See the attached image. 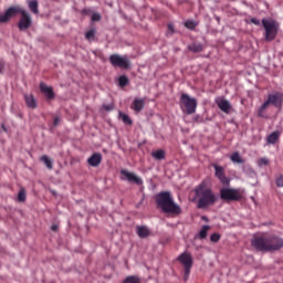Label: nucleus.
<instances>
[{"mask_svg":"<svg viewBox=\"0 0 283 283\" xmlns=\"http://www.w3.org/2000/svg\"><path fill=\"white\" fill-rule=\"evenodd\" d=\"M195 200H197V209H209L218 202L219 197L207 186V181H202L195 188Z\"/></svg>","mask_w":283,"mask_h":283,"instance_id":"f257e3e1","label":"nucleus"},{"mask_svg":"<svg viewBox=\"0 0 283 283\" xmlns=\"http://www.w3.org/2000/svg\"><path fill=\"white\" fill-rule=\"evenodd\" d=\"M21 14L20 21L18 23L19 30L22 32L32 27V17L23 8L15 6L6 10L4 13H0V23H8L12 17Z\"/></svg>","mask_w":283,"mask_h":283,"instance_id":"f03ea898","label":"nucleus"},{"mask_svg":"<svg viewBox=\"0 0 283 283\" xmlns=\"http://www.w3.org/2000/svg\"><path fill=\"white\" fill-rule=\"evenodd\" d=\"M156 202L158 209H161L164 213H174L175 216H180L182 209L178 203L174 202V197L171 192H161L156 197Z\"/></svg>","mask_w":283,"mask_h":283,"instance_id":"7ed1b4c3","label":"nucleus"},{"mask_svg":"<svg viewBox=\"0 0 283 283\" xmlns=\"http://www.w3.org/2000/svg\"><path fill=\"white\" fill-rule=\"evenodd\" d=\"M262 25L265 30L264 39L268 42L275 41V38L277 36V32L280 30V24L273 19H266L264 18L262 20Z\"/></svg>","mask_w":283,"mask_h":283,"instance_id":"20e7f679","label":"nucleus"},{"mask_svg":"<svg viewBox=\"0 0 283 283\" xmlns=\"http://www.w3.org/2000/svg\"><path fill=\"white\" fill-rule=\"evenodd\" d=\"M221 200H226L227 202H233L240 200L242 198V193L240 190L233 188H222L220 190Z\"/></svg>","mask_w":283,"mask_h":283,"instance_id":"39448f33","label":"nucleus"},{"mask_svg":"<svg viewBox=\"0 0 283 283\" xmlns=\"http://www.w3.org/2000/svg\"><path fill=\"white\" fill-rule=\"evenodd\" d=\"M109 62L113 67H120V70H128L129 67V57L127 55L112 54Z\"/></svg>","mask_w":283,"mask_h":283,"instance_id":"423d86ee","label":"nucleus"},{"mask_svg":"<svg viewBox=\"0 0 283 283\" xmlns=\"http://www.w3.org/2000/svg\"><path fill=\"white\" fill-rule=\"evenodd\" d=\"M270 105H273L274 107H277L280 109L283 105V93L275 92L269 94L268 99L263 103V108L269 107Z\"/></svg>","mask_w":283,"mask_h":283,"instance_id":"0eeeda50","label":"nucleus"},{"mask_svg":"<svg viewBox=\"0 0 283 283\" xmlns=\"http://www.w3.org/2000/svg\"><path fill=\"white\" fill-rule=\"evenodd\" d=\"M252 247L256 249V251H270L269 249H274L273 247L269 245V237L259 235L254 237L251 242Z\"/></svg>","mask_w":283,"mask_h":283,"instance_id":"6e6552de","label":"nucleus"},{"mask_svg":"<svg viewBox=\"0 0 283 283\" xmlns=\"http://www.w3.org/2000/svg\"><path fill=\"white\" fill-rule=\"evenodd\" d=\"M180 101L185 106L187 114H196V109L198 107L196 98L189 97L187 94H182Z\"/></svg>","mask_w":283,"mask_h":283,"instance_id":"1a4fd4ad","label":"nucleus"},{"mask_svg":"<svg viewBox=\"0 0 283 283\" xmlns=\"http://www.w3.org/2000/svg\"><path fill=\"white\" fill-rule=\"evenodd\" d=\"M178 260L185 266L186 275H189V273H191V268L193 266V259L191 258V254L184 252L179 255Z\"/></svg>","mask_w":283,"mask_h":283,"instance_id":"9d476101","label":"nucleus"},{"mask_svg":"<svg viewBox=\"0 0 283 283\" xmlns=\"http://www.w3.org/2000/svg\"><path fill=\"white\" fill-rule=\"evenodd\" d=\"M214 176L223 185H229L231 180L224 175V167L213 164Z\"/></svg>","mask_w":283,"mask_h":283,"instance_id":"9b49d317","label":"nucleus"},{"mask_svg":"<svg viewBox=\"0 0 283 283\" xmlns=\"http://www.w3.org/2000/svg\"><path fill=\"white\" fill-rule=\"evenodd\" d=\"M268 244L269 247H273L269 251H280L283 247V239L277 235H270L268 237Z\"/></svg>","mask_w":283,"mask_h":283,"instance_id":"f8f14e48","label":"nucleus"},{"mask_svg":"<svg viewBox=\"0 0 283 283\" xmlns=\"http://www.w3.org/2000/svg\"><path fill=\"white\" fill-rule=\"evenodd\" d=\"M122 180H128V182H135V185H143V178L136 176L134 172H129L128 170H120Z\"/></svg>","mask_w":283,"mask_h":283,"instance_id":"ddd939ff","label":"nucleus"},{"mask_svg":"<svg viewBox=\"0 0 283 283\" xmlns=\"http://www.w3.org/2000/svg\"><path fill=\"white\" fill-rule=\"evenodd\" d=\"M216 103L219 109H221V112H224V114H229L231 112V102H229V99H224L223 97H218L216 99Z\"/></svg>","mask_w":283,"mask_h":283,"instance_id":"4468645a","label":"nucleus"},{"mask_svg":"<svg viewBox=\"0 0 283 283\" xmlns=\"http://www.w3.org/2000/svg\"><path fill=\"white\" fill-rule=\"evenodd\" d=\"M102 160H103V155H101V153H95L87 159V163L88 165H91V167H98Z\"/></svg>","mask_w":283,"mask_h":283,"instance_id":"2eb2a0df","label":"nucleus"},{"mask_svg":"<svg viewBox=\"0 0 283 283\" xmlns=\"http://www.w3.org/2000/svg\"><path fill=\"white\" fill-rule=\"evenodd\" d=\"M136 233L138 238L142 239L149 238V235H151V231L146 226H137Z\"/></svg>","mask_w":283,"mask_h":283,"instance_id":"dca6fc26","label":"nucleus"},{"mask_svg":"<svg viewBox=\"0 0 283 283\" xmlns=\"http://www.w3.org/2000/svg\"><path fill=\"white\" fill-rule=\"evenodd\" d=\"M40 90L44 93V96H46L49 101H52V98H54V91L52 90V86H48L45 83H41Z\"/></svg>","mask_w":283,"mask_h":283,"instance_id":"f3484780","label":"nucleus"},{"mask_svg":"<svg viewBox=\"0 0 283 283\" xmlns=\"http://www.w3.org/2000/svg\"><path fill=\"white\" fill-rule=\"evenodd\" d=\"M24 101L27 103V106L30 107V109H36L38 104H36V98H34V95L30 94H25L24 95Z\"/></svg>","mask_w":283,"mask_h":283,"instance_id":"a211bd4d","label":"nucleus"},{"mask_svg":"<svg viewBox=\"0 0 283 283\" xmlns=\"http://www.w3.org/2000/svg\"><path fill=\"white\" fill-rule=\"evenodd\" d=\"M145 107V99L136 98L133 102L132 109L134 112H143V108Z\"/></svg>","mask_w":283,"mask_h":283,"instance_id":"6ab92c4d","label":"nucleus"},{"mask_svg":"<svg viewBox=\"0 0 283 283\" xmlns=\"http://www.w3.org/2000/svg\"><path fill=\"white\" fill-rule=\"evenodd\" d=\"M277 140H280V130H274L266 138L268 145H275V143H277Z\"/></svg>","mask_w":283,"mask_h":283,"instance_id":"aec40b11","label":"nucleus"},{"mask_svg":"<svg viewBox=\"0 0 283 283\" xmlns=\"http://www.w3.org/2000/svg\"><path fill=\"white\" fill-rule=\"evenodd\" d=\"M230 160L237 165H244V159H242V156L240 155V153H233L230 156Z\"/></svg>","mask_w":283,"mask_h":283,"instance_id":"412c9836","label":"nucleus"},{"mask_svg":"<svg viewBox=\"0 0 283 283\" xmlns=\"http://www.w3.org/2000/svg\"><path fill=\"white\" fill-rule=\"evenodd\" d=\"M29 10H31L33 14H39V1L36 0L29 1Z\"/></svg>","mask_w":283,"mask_h":283,"instance_id":"4be33fe9","label":"nucleus"},{"mask_svg":"<svg viewBox=\"0 0 283 283\" xmlns=\"http://www.w3.org/2000/svg\"><path fill=\"white\" fill-rule=\"evenodd\" d=\"M188 49L190 50V52H202V50H205V46L201 43H192L188 46Z\"/></svg>","mask_w":283,"mask_h":283,"instance_id":"5701e85b","label":"nucleus"},{"mask_svg":"<svg viewBox=\"0 0 283 283\" xmlns=\"http://www.w3.org/2000/svg\"><path fill=\"white\" fill-rule=\"evenodd\" d=\"M153 158H155V160H165V150L159 149L156 151L151 153Z\"/></svg>","mask_w":283,"mask_h":283,"instance_id":"b1692460","label":"nucleus"},{"mask_svg":"<svg viewBox=\"0 0 283 283\" xmlns=\"http://www.w3.org/2000/svg\"><path fill=\"white\" fill-rule=\"evenodd\" d=\"M41 161L44 163L48 169H53L54 163L52 159H50V157H48V155L42 156Z\"/></svg>","mask_w":283,"mask_h":283,"instance_id":"393cba45","label":"nucleus"},{"mask_svg":"<svg viewBox=\"0 0 283 283\" xmlns=\"http://www.w3.org/2000/svg\"><path fill=\"white\" fill-rule=\"evenodd\" d=\"M119 118H122V120L125 125H134V122L132 120L129 115H127L123 112H119Z\"/></svg>","mask_w":283,"mask_h":283,"instance_id":"a878e982","label":"nucleus"},{"mask_svg":"<svg viewBox=\"0 0 283 283\" xmlns=\"http://www.w3.org/2000/svg\"><path fill=\"white\" fill-rule=\"evenodd\" d=\"M185 27L188 29V30H196V28L198 27V22L193 21V20H187L185 22Z\"/></svg>","mask_w":283,"mask_h":283,"instance_id":"bb28decb","label":"nucleus"},{"mask_svg":"<svg viewBox=\"0 0 283 283\" xmlns=\"http://www.w3.org/2000/svg\"><path fill=\"white\" fill-rule=\"evenodd\" d=\"M209 229H210L209 226H203V227L201 228V230L199 231V238H200L201 240H205V238H207V233H208Z\"/></svg>","mask_w":283,"mask_h":283,"instance_id":"cd10ccee","label":"nucleus"},{"mask_svg":"<svg viewBox=\"0 0 283 283\" xmlns=\"http://www.w3.org/2000/svg\"><path fill=\"white\" fill-rule=\"evenodd\" d=\"M126 85H129V78L125 75L119 76V87H126Z\"/></svg>","mask_w":283,"mask_h":283,"instance_id":"c85d7f7f","label":"nucleus"},{"mask_svg":"<svg viewBox=\"0 0 283 283\" xmlns=\"http://www.w3.org/2000/svg\"><path fill=\"white\" fill-rule=\"evenodd\" d=\"M96 36V30L91 29L88 32H86L85 38L87 41H92Z\"/></svg>","mask_w":283,"mask_h":283,"instance_id":"c756f323","label":"nucleus"},{"mask_svg":"<svg viewBox=\"0 0 283 283\" xmlns=\"http://www.w3.org/2000/svg\"><path fill=\"white\" fill-rule=\"evenodd\" d=\"M19 202H25V190H20L18 193Z\"/></svg>","mask_w":283,"mask_h":283,"instance_id":"7c9ffc66","label":"nucleus"},{"mask_svg":"<svg viewBox=\"0 0 283 283\" xmlns=\"http://www.w3.org/2000/svg\"><path fill=\"white\" fill-rule=\"evenodd\" d=\"M275 185H276V187H283V176L282 175L276 176Z\"/></svg>","mask_w":283,"mask_h":283,"instance_id":"2f4dec72","label":"nucleus"},{"mask_svg":"<svg viewBox=\"0 0 283 283\" xmlns=\"http://www.w3.org/2000/svg\"><path fill=\"white\" fill-rule=\"evenodd\" d=\"M264 109H266V107L262 104L259 108V118H264Z\"/></svg>","mask_w":283,"mask_h":283,"instance_id":"473e14b6","label":"nucleus"},{"mask_svg":"<svg viewBox=\"0 0 283 283\" xmlns=\"http://www.w3.org/2000/svg\"><path fill=\"white\" fill-rule=\"evenodd\" d=\"M266 165H269V159L268 158H261L259 160V166L260 167H265Z\"/></svg>","mask_w":283,"mask_h":283,"instance_id":"72a5a7b5","label":"nucleus"},{"mask_svg":"<svg viewBox=\"0 0 283 283\" xmlns=\"http://www.w3.org/2000/svg\"><path fill=\"white\" fill-rule=\"evenodd\" d=\"M211 242H219L220 241V234L213 233L210 237Z\"/></svg>","mask_w":283,"mask_h":283,"instance_id":"f704fd0d","label":"nucleus"},{"mask_svg":"<svg viewBox=\"0 0 283 283\" xmlns=\"http://www.w3.org/2000/svg\"><path fill=\"white\" fill-rule=\"evenodd\" d=\"M103 109L106 112H112L114 109V104H104Z\"/></svg>","mask_w":283,"mask_h":283,"instance_id":"c9c22d12","label":"nucleus"},{"mask_svg":"<svg viewBox=\"0 0 283 283\" xmlns=\"http://www.w3.org/2000/svg\"><path fill=\"white\" fill-rule=\"evenodd\" d=\"M92 21H101V13H93Z\"/></svg>","mask_w":283,"mask_h":283,"instance_id":"e433bc0d","label":"nucleus"},{"mask_svg":"<svg viewBox=\"0 0 283 283\" xmlns=\"http://www.w3.org/2000/svg\"><path fill=\"white\" fill-rule=\"evenodd\" d=\"M250 23H253L254 25H261L260 20L256 19V18H252V19L250 20Z\"/></svg>","mask_w":283,"mask_h":283,"instance_id":"4c0bfd02","label":"nucleus"},{"mask_svg":"<svg viewBox=\"0 0 283 283\" xmlns=\"http://www.w3.org/2000/svg\"><path fill=\"white\" fill-rule=\"evenodd\" d=\"M59 123H61V118L60 117H55L54 122H53V126L56 127L59 125Z\"/></svg>","mask_w":283,"mask_h":283,"instance_id":"58836bf2","label":"nucleus"},{"mask_svg":"<svg viewBox=\"0 0 283 283\" xmlns=\"http://www.w3.org/2000/svg\"><path fill=\"white\" fill-rule=\"evenodd\" d=\"M51 229H52V231H59V226L53 224V226L51 227Z\"/></svg>","mask_w":283,"mask_h":283,"instance_id":"ea45409f","label":"nucleus"},{"mask_svg":"<svg viewBox=\"0 0 283 283\" xmlns=\"http://www.w3.org/2000/svg\"><path fill=\"white\" fill-rule=\"evenodd\" d=\"M4 67H6V65L3 64V62H0V73L3 72Z\"/></svg>","mask_w":283,"mask_h":283,"instance_id":"a19ab883","label":"nucleus"},{"mask_svg":"<svg viewBox=\"0 0 283 283\" xmlns=\"http://www.w3.org/2000/svg\"><path fill=\"white\" fill-rule=\"evenodd\" d=\"M169 32H174V24H168Z\"/></svg>","mask_w":283,"mask_h":283,"instance_id":"79ce46f5","label":"nucleus"}]
</instances>
